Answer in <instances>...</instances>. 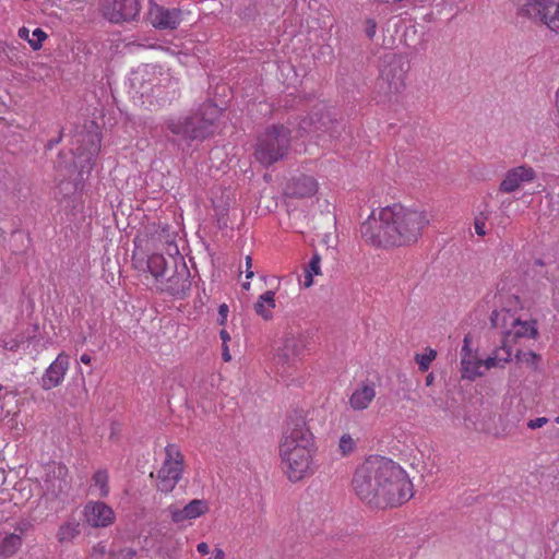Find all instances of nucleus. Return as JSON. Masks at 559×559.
Here are the masks:
<instances>
[{
	"label": "nucleus",
	"instance_id": "obj_52",
	"mask_svg": "<svg viewBox=\"0 0 559 559\" xmlns=\"http://www.w3.org/2000/svg\"><path fill=\"white\" fill-rule=\"evenodd\" d=\"M8 392L5 391L4 386L0 384V402L5 399Z\"/></svg>",
	"mask_w": 559,
	"mask_h": 559
},
{
	"label": "nucleus",
	"instance_id": "obj_22",
	"mask_svg": "<svg viewBox=\"0 0 559 559\" xmlns=\"http://www.w3.org/2000/svg\"><path fill=\"white\" fill-rule=\"evenodd\" d=\"M484 364L481 359H478L475 355L462 356L461 358V372L462 378L467 380H474L477 377L483 376Z\"/></svg>",
	"mask_w": 559,
	"mask_h": 559
},
{
	"label": "nucleus",
	"instance_id": "obj_46",
	"mask_svg": "<svg viewBox=\"0 0 559 559\" xmlns=\"http://www.w3.org/2000/svg\"><path fill=\"white\" fill-rule=\"evenodd\" d=\"M19 36H20L22 39H25V40H27V41H28V39H32V38L29 37V29H28V28H26V27H21V28L19 29Z\"/></svg>",
	"mask_w": 559,
	"mask_h": 559
},
{
	"label": "nucleus",
	"instance_id": "obj_48",
	"mask_svg": "<svg viewBox=\"0 0 559 559\" xmlns=\"http://www.w3.org/2000/svg\"><path fill=\"white\" fill-rule=\"evenodd\" d=\"M62 139V132H60L59 136L57 139H53V140H50L47 144L48 148H52L55 145H57L58 143H60Z\"/></svg>",
	"mask_w": 559,
	"mask_h": 559
},
{
	"label": "nucleus",
	"instance_id": "obj_17",
	"mask_svg": "<svg viewBox=\"0 0 559 559\" xmlns=\"http://www.w3.org/2000/svg\"><path fill=\"white\" fill-rule=\"evenodd\" d=\"M158 283L160 292L178 297H185L191 287L190 274L185 264H182L180 271L175 270L171 275H166Z\"/></svg>",
	"mask_w": 559,
	"mask_h": 559
},
{
	"label": "nucleus",
	"instance_id": "obj_37",
	"mask_svg": "<svg viewBox=\"0 0 559 559\" xmlns=\"http://www.w3.org/2000/svg\"><path fill=\"white\" fill-rule=\"evenodd\" d=\"M519 359L530 366L536 367L539 356L534 352H525L521 356H519Z\"/></svg>",
	"mask_w": 559,
	"mask_h": 559
},
{
	"label": "nucleus",
	"instance_id": "obj_33",
	"mask_svg": "<svg viewBox=\"0 0 559 559\" xmlns=\"http://www.w3.org/2000/svg\"><path fill=\"white\" fill-rule=\"evenodd\" d=\"M356 448V441L349 433H344L340 438L338 451L342 455L350 454Z\"/></svg>",
	"mask_w": 559,
	"mask_h": 559
},
{
	"label": "nucleus",
	"instance_id": "obj_32",
	"mask_svg": "<svg viewBox=\"0 0 559 559\" xmlns=\"http://www.w3.org/2000/svg\"><path fill=\"white\" fill-rule=\"evenodd\" d=\"M490 212L488 211L487 206L479 211L475 217H474V228L475 233L478 236H485L487 234L486 230V222L488 221Z\"/></svg>",
	"mask_w": 559,
	"mask_h": 559
},
{
	"label": "nucleus",
	"instance_id": "obj_12",
	"mask_svg": "<svg viewBox=\"0 0 559 559\" xmlns=\"http://www.w3.org/2000/svg\"><path fill=\"white\" fill-rule=\"evenodd\" d=\"M518 14L539 21L551 31L559 32V0H526Z\"/></svg>",
	"mask_w": 559,
	"mask_h": 559
},
{
	"label": "nucleus",
	"instance_id": "obj_47",
	"mask_svg": "<svg viewBox=\"0 0 559 559\" xmlns=\"http://www.w3.org/2000/svg\"><path fill=\"white\" fill-rule=\"evenodd\" d=\"M207 559H225V554L221 548H216L214 550L213 557Z\"/></svg>",
	"mask_w": 559,
	"mask_h": 559
},
{
	"label": "nucleus",
	"instance_id": "obj_35",
	"mask_svg": "<svg viewBox=\"0 0 559 559\" xmlns=\"http://www.w3.org/2000/svg\"><path fill=\"white\" fill-rule=\"evenodd\" d=\"M51 472L58 476V478H59L58 489H59V491H62L63 488L67 486L66 478L68 476V468L60 463H55L51 466Z\"/></svg>",
	"mask_w": 559,
	"mask_h": 559
},
{
	"label": "nucleus",
	"instance_id": "obj_11",
	"mask_svg": "<svg viewBox=\"0 0 559 559\" xmlns=\"http://www.w3.org/2000/svg\"><path fill=\"white\" fill-rule=\"evenodd\" d=\"M390 212V206L381 209L378 213L371 215L362 223L360 233L362 238L374 246L390 245L395 246L392 222H385L384 215Z\"/></svg>",
	"mask_w": 559,
	"mask_h": 559
},
{
	"label": "nucleus",
	"instance_id": "obj_2",
	"mask_svg": "<svg viewBox=\"0 0 559 559\" xmlns=\"http://www.w3.org/2000/svg\"><path fill=\"white\" fill-rule=\"evenodd\" d=\"M316 453V440L307 425L306 413L294 411L287 417L278 445L282 471L289 481L297 483L314 474Z\"/></svg>",
	"mask_w": 559,
	"mask_h": 559
},
{
	"label": "nucleus",
	"instance_id": "obj_31",
	"mask_svg": "<svg viewBox=\"0 0 559 559\" xmlns=\"http://www.w3.org/2000/svg\"><path fill=\"white\" fill-rule=\"evenodd\" d=\"M437 352L432 348H426L424 353L415 355V361L420 371L425 372L429 369L431 362L436 359Z\"/></svg>",
	"mask_w": 559,
	"mask_h": 559
},
{
	"label": "nucleus",
	"instance_id": "obj_15",
	"mask_svg": "<svg viewBox=\"0 0 559 559\" xmlns=\"http://www.w3.org/2000/svg\"><path fill=\"white\" fill-rule=\"evenodd\" d=\"M70 368V356L66 352L57 355L56 359L46 368L41 378L40 386L45 391L59 386Z\"/></svg>",
	"mask_w": 559,
	"mask_h": 559
},
{
	"label": "nucleus",
	"instance_id": "obj_5",
	"mask_svg": "<svg viewBox=\"0 0 559 559\" xmlns=\"http://www.w3.org/2000/svg\"><path fill=\"white\" fill-rule=\"evenodd\" d=\"M217 108L209 105L201 114L171 118L167 121V129L178 141L190 142L203 140L213 133Z\"/></svg>",
	"mask_w": 559,
	"mask_h": 559
},
{
	"label": "nucleus",
	"instance_id": "obj_56",
	"mask_svg": "<svg viewBox=\"0 0 559 559\" xmlns=\"http://www.w3.org/2000/svg\"><path fill=\"white\" fill-rule=\"evenodd\" d=\"M558 545H559V542H558Z\"/></svg>",
	"mask_w": 559,
	"mask_h": 559
},
{
	"label": "nucleus",
	"instance_id": "obj_43",
	"mask_svg": "<svg viewBox=\"0 0 559 559\" xmlns=\"http://www.w3.org/2000/svg\"><path fill=\"white\" fill-rule=\"evenodd\" d=\"M167 252L174 259L175 263H176L177 259L182 260V258L179 257V249H178L177 245H175L173 242L168 243Z\"/></svg>",
	"mask_w": 559,
	"mask_h": 559
},
{
	"label": "nucleus",
	"instance_id": "obj_55",
	"mask_svg": "<svg viewBox=\"0 0 559 559\" xmlns=\"http://www.w3.org/2000/svg\"><path fill=\"white\" fill-rule=\"evenodd\" d=\"M555 527L559 531V521L555 524Z\"/></svg>",
	"mask_w": 559,
	"mask_h": 559
},
{
	"label": "nucleus",
	"instance_id": "obj_28",
	"mask_svg": "<svg viewBox=\"0 0 559 559\" xmlns=\"http://www.w3.org/2000/svg\"><path fill=\"white\" fill-rule=\"evenodd\" d=\"M321 274V257L318 252H314L311 257L308 265L305 269V275H304V286L306 288L312 286L313 284V276Z\"/></svg>",
	"mask_w": 559,
	"mask_h": 559
},
{
	"label": "nucleus",
	"instance_id": "obj_6",
	"mask_svg": "<svg viewBox=\"0 0 559 559\" xmlns=\"http://www.w3.org/2000/svg\"><path fill=\"white\" fill-rule=\"evenodd\" d=\"M289 145L290 130L283 124L272 126L258 138L254 157L267 167L283 158Z\"/></svg>",
	"mask_w": 559,
	"mask_h": 559
},
{
	"label": "nucleus",
	"instance_id": "obj_13",
	"mask_svg": "<svg viewBox=\"0 0 559 559\" xmlns=\"http://www.w3.org/2000/svg\"><path fill=\"white\" fill-rule=\"evenodd\" d=\"M185 11L179 8H169L150 0L147 20L151 25L159 31H174L185 21Z\"/></svg>",
	"mask_w": 559,
	"mask_h": 559
},
{
	"label": "nucleus",
	"instance_id": "obj_42",
	"mask_svg": "<svg viewBox=\"0 0 559 559\" xmlns=\"http://www.w3.org/2000/svg\"><path fill=\"white\" fill-rule=\"evenodd\" d=\"M471 345V341H469V337L468 336H465L464 340H463V346H462V349H461V357L462 356H473L474 354L472 353V349L469 347Z\"/></svg>",
	"mask_w": 559,
	"mask_h": 559
},
{
	"label": "nucleus",
	"instance_id": "obj_38",
	"mask_svg": "<svg viewBox=\"0 0 559 559\" xmlns=\"http://www.w3.org/2000/svg\"><path fill=\"white\" fill-rule=\"evenodd\" d=\"M365 34L366 36L371 39L373 38V36L376 35V32H377V23L374 20L372 19H368L366 20V23H365Z\"/></svg>",
	"mask_w": 559,
	"mask_h": 559
},
{
	"label": "nucleus",
	"instance_id": "obj_26",
	"mask_svg": "<svg viewBox=\"0 0 559 559\" xmlns=\"http://www.w3.org/2000/svg\"><path fill=\"white\" fill-rule=\"evenodd\" d=\"M92 492L100 498H105L109 493V475L106 469H98L92 477Z\"/></svg>",
	"mask_w": 559,
	"mask_h": 559
},
{
	"label": "nucleus",
	"instance_id": "obj_20",
	"mask_svg": "<svg viewBox=\"0 0 559 559\" xmlns=\"http://www.w3.org/2000/svg\"><path fill=\"white\" fill-rule=\"evenodd\" d=\"M376 386L370 382H362L357 385L348 397L349 407L354 412L367 409L376 397Z\"/></svg>",
	"mask_w": 559,
	"mask_h": 559
},
{
	"label": "nucleus",
	"instance_id": "obj_51",
	"mask_svg": "<svg viewBox=\"0 0 559 559\" xmlns=\"http://www.w3.org/2000/svg\"><path fill=\"white\" fill-rule=\"evenodd\" d=\"M251 266V258L247 255V269ZM253 276V272L247 270V280Z\"/></svg>",
	"mask_w": 559,
	"mask_h": 559
},
{
	"label": "nucleus",
	"instance_id": "obj_8",
	"mask_svg": "<svg viewBox=\"0 0 559 559\" xmlns=\"http://www.w3.org/2000/svg\"><path fill=\"white\" fill-rule=\"evenodd\" d=\"M490 322L496 329H501L502 342L507 345L521 337L535 338L538 334L535 320H522L510 309L495 310L490 316Z\"/></svg>",
	"mask_w": 559,
	"mask_h": 559
},
{
	"label": "nucleus",
	"instance_id": "obj_27",
	"mask_svg": "<svg viewBox=\"0 0 559 559\" xmlns=\"http://www.w3.org/2000/svg\"><path fill=\"white\" fill-rule=\"evenodd\" d=\"M275 307L274 293L266 292L264 293L259 301L255 304V311L263 319L269 320L272 318V310Z\"/></svg>",
	"mask_w": 559,
	"mask_h": 559
},
{
	"label": "nucleus",
	"instance_id": "obj_41",
	"mask_svg": "<svg viewBox=\"0 0 559 559\" xmlns=\"http://www.w3.org/2000/svg\"><path fill=\"white\" fill-rule=\"evenodd\" d=\"M547 423H548V418H546V417H538V418H535V419H531L527 423V427L530 429H537V428H542Z\"/></svg>",
	"mask_w": 559,
	"mask_h": 559
},
{
	"label": "nucleus",
	"instance_id": "obj_10",
	"mask_svg": "<svg viewBox=\"0 0 559 559\" xmlns=\"http://www.w3.org/2000/svg\"><path fill=\"white\" fill-rule=\"evenodd\" d=\"M183 469V455L176 444L165 448V461L157 472V488L162 492H170L179 481Z\"/></svg>",
	"mask_w": 559,
	"mask_h": 559
},
{
	"label": "nucleus",
	"instance_id": "obj_40",
	"mask_svg": "<svg viewBox=\"0 0 559 559\" xmlns=\"http://www.w3.org/2000/svg\"><path fill=\"white\" fill-rule=\"evenodd\" d=\"M506 175L513 176V175H534V174H533L532 168H526L524 166H520V167L509 169Z\"/></svg>",
	"mask_w": 559,
	"mask_h": 559
},
{
	"label": "nucleus",
	"instance_id": "obj_53",
	"mask_svg": "<svg viewBox=\"0 0 559 559\" xmlns=\"http://www.w3.org/2000/svg\"><path fill=\"white\" fill-rule=\"evenodd\" d=\"M432 379H433V378H432V374H429V376L427 377L426 382H427V384H428V385H429V384H431Z\"/></svg>",
	"mask_w": 559,
	"mask_h": 559
},
{
	"label": "nucleus",
	"instance_id": "obj_49",
	"mask_svg": "<svg viewBox=\"0 0 559 559\" xmlns=\"http://www.w3.org/2000/svg\"><path fill=\"white\" fill-rule=\"evenodd\" d=\"M219 336H221V338L223 341V345L227 344V342L230 340V336H229V334L227 333L226 330H222L219 332Z\"/></svg>",
	"mask_w": 559,
	"mask_h": 559
},
{
	"label": "nucleus",
	"instance_id": "obj_44",
	"mask_svg": "<svg viewBox=\"0 0 559 559\" xmlns=\"http://www.w3.org/2000/svg\"><path fill=\"white\" fill-rule=\"evenodd\" d=\"M197 550L200 555L204 556V555H207L210 552V547L206 543L202 542V543H199L198 546H197Z\"/></svg>",
	"mask_w": 559,
	"mask_h": 559
},
{
	"label": "nucleus",
	"instance_id": "obj_29",
	"mask_svg": "<svg viewBox=\"0 0 559 559\" xmlns=\"http://www.w3.org/2000/svg\"><path fill=\"white\" fill-rule=\"evenodd\" d=\"M532 179L533 177H506L500 183V190L508 193L513 192Z\"/></svg>",
	"mask_w": 559,
	"mask_h": 559
},
{
	"label": "nucleus",
	"instance_id": "obj_23",
	"mask_svg": "<svg viewBox=\"0 0 559 559\" xmlns=\"http://www.w3.org/2000/svg\"><path fill=\"white\" fill-rule=\"evenodd\" d=\"M147 269L152 276L159 282L164 280L169 272L168 262L163 254L153 253L148 257Z\"/></svg>",
	"mask_w": 559,
	"mask_h": 559
},
{
	"label": "nucleus",
	"instance_id": "obj_18",
	"mask_svg": "<svg viewBox=\"0 0 559 559\" xmlns=\"http://www.w3.org/2000/svg\"><path fill=\"white\" fill-rule=\"evenodd\" d=\"M85 521L93 527H106L112 524L115 513L112 509L100 501H90L84 507Z\"/></svg>",
	"mask_w": 559,
	"mask_h": 559
},
{
	"label": "nucleus",
	"instance_id": "obj_1",
	"mask_svg": "<svg viewBox=\"0 0 559 559\" xmlns=\"http://www.w3.org/2000/svg\"><path fill=\"white\" fill-rule=\"evenodd\" d=\"M353 489L361 501L379 509L401 506L413 497V485L405 471L381 456H370L358 466Z\"/></svg>",
	"mask_w": 559,
	"mask_h": 559
},
{
	"label": "nucleus",
	"instance_id": "obj_25",
	"mask_svg": "<svg viewBox=\"0 0 559 559\" xmlns=\"http://www.w3.org/2000/svg\"><path fill=\"white\" fill-rule=\"evenodd\" d=\"M22 532L20 534H7L0 540V556L8 558L15 555L22 547Z\"/></svg>",
	"mask_w": 559,
	"mask_h": 559
},
{
	"label": "nucleus",
	"instance_id": "obj_39",
	"mask_svg": "<svg viewBox=\"0 0 559 559\" xmlns=\"http://www.w3.org/2000/svg\"><path fill=\"white\" fill-rule=\"evenodd\" d=\"M228 313H229V308L226 304H222L219 307H218V318H217V323L219 325H224L227 321V318H228Z\"/></svg>",
	"mask_w": 559,
	"mask_h": 559
},
{
	"label": "nucleus",
	"instance_id": "obj_30",
	"mask_svg": "<svg viewBox=\"0 0 559 559\" xmlns=\"http://www.w3.org/2000/svg\"><path fill=\"white\" fill-rule=\"evenodd\" d=\"M79 534V525L68 522L60 526L57 538L60 543L70 542Z\"/></svg>",
	"mask_w": 559,
	"mask_h": 559
},
{
	"label": "nucleus",
	"instance_id": "obj_3",
	"mask_svg": "<svg viewBox=\"0 0 559 559\" xmlns=\"http://www.w3.org/2000/svg\"><path fill=\"white\" fill-rule=\"evenodd\" d=\"M99 150L100 135L96 128L79 132L72 139V160H66V155L60 154L58 170L78 171L79 175L90 174Z\"/></svg>",
	"mask_w": 559,
	"mask_h": 559
},
{
	"label": "nucleus",
	"instance_id": "obj_21",
	"mask_svg": "<svg viewBox=\"0 0 559 559\" xmlns=\"http://www.w3.org/2000/svg\"><path fill=\"white\" fill-rule=\"evenodd\" d=\"M155 75V68L152 66H143L138 68L136 71L132 73L131 84L134 88H138V92L141 93L142 96L147 95L153 87L156 85L155 81L157 78Z\"/></svg>",
	"mask_w": 559,
	"mask_h": 559
},
{
	"label": "nucleus",
	"instance_id": "obj_19",
	"mask_svg": "<svg viewBox=\"0 0 559 559\" xmlns=\"http://www.w3.org/2000/svg\"><path fill=\"white\" fill-rule=\"evenodd\" d=\"M284 194L288 198H310L318 191V182L314 177H286Z\"/></svg>",
	"mask_w": 559,
	"mask_h": 559
},
{
	"label": "nucleus",
	"instance_id": "obj_34",
	"mask_svg": "<svg viewBox=\"0 0 559 559\" xmlns=\"http://www.w3.org/2000/svg\"><path fill=\"white\" fill-rule=\"evenodd\" d=\"M24 343V336L22 335H9L2 340V347L9 352H16L20 346Z\"/></svg>",
	"mask_w": 559,
	"mask_h": 559
},
{
	"label": "nucleus",
	"instance_id": "obj_9",
	"mask_svg": "<svg viewBox=\"0 0 559 559\" xmlns=\"http://www.w3.org/2000/svg\"><path fill=\"white\" fill-rule=\"evenodd\" d=\"M311 335L308 332L287 333L277 348L275 364L278 371L284 376L297 366L306 350L309 349Z\"/></svg>",
	"mask_w": 559,
	"mask_h": 559
},
{
	"label": "nucleus",
	"instance_id": "obj_14",
	"mask_svg": "<svg viewBox=\"0 0 559 559\" xmlns=\"http://www.w3.org/2000/svg\"><path fill=\"white\" fill-rule=\"evenodd\" d=\"M104 16L112 23L129 22L140 13L138 0H106Z\"/></svg>",
	"mask_w": 559,
	"mask_h": 559
},
{
	"label": "nucleus",
	"instance_id": "obj_4",
	"mask_svg": "<svg viewBox=\"0 0 559 559\" xmlns=\"http://www.w3.org/2000/svg\"><path fill=\"white\" fill-rule=\"evenodd\" d=\"M385 222H392V231L395 246H404L415 242L421 230L430 223L426 211L409 210L401 205L390 206V212L384 215Z\"/></svg>",
	"mask_w": 559,
	"mask_h": 559
},
{
	"label": "nucleus",
	"instance_id": "obj_24",
	"mask_svg": "<svg viewBox=\"0 0 559 559\" xmlns=\"http://www.w3.org/2000/svg\"><path fill=\"white\" fill-rule=\"evenodd\" d=\"M511 346L502 342V346L498 348L492 356H489L487 359L483 360V373L485 372V370L491 369L493 367H502L506 362H508L511 359Z\"/></svg>",
	"mask_w": 559,
	"mask_h": 559
},
{
	"label": "nucleus",
	"instance_id": "obj_50",
	"mask_svg": "<svg viewBox=\"0 0 559 559\" xmlns=\"http://www.w3.org/2000/svg\"><path fill=\"white\" fill-rule=\"evenodd\" d=\"M80 360L84 365H90L92 362V357L88 354H82Z\"/></svg>",
	"mask_w": 559,
	"mask_h": 559
},
{
	"label": "nucleus",
	"instance_id": "obj_45",
	"mask_svg": "<svg viewBox=\"0 0 559 559\" xmlns=\"http://www.w3.org/2000/svg\"><path fill=\"white\" fill-rule=\"evenodd\" d=\"M222 357H223V360L226 362L231 360V355L229 353L227 344L223 345Z\"/></svg>",
	"mask_w": 559,
	"mask_h": 559
},
{
	"label": "nucleus",
	"instance_id": "obj_16",
	"mask_svg": "<svg viewBox=\"0 0 559 559\" xmlns=\"http://www.w3.org/2000/svg\"><path fill=\"white\" fill-rule=\"evenodd\" d=\"M209 510L210 506L204 499H193L182 508L177 504H170L167 508L171 521L177 524L195 520L207 513Z\"/></svg>",
	"mask_w": 559,
	"mask_h": 559
},
{
	"label": "nucleus",
	"instance_id": "obj_7",
	"mask_svg": "<svg viewBox=\"0 0 559 559\" xmlns=\"http://www.w3.org/2000/svg\"><path fill=\"white\" fill-rule=\"evenodd\" d=\"M409 64L402 57L392 55L384 59L380 75L376 82V91L383 98H391L405 87V78Z\"/></svg>",
	"mask_w": 559,
	"mask_h": 559
},
{
	"label": "nucleus",
	"instance_id": "obj_54",
	"mask_svg": "<svg viewBox=\"0 0 559 559\" xmlns=\"http://www.w3.org/2000/svg\"><path fill=\"white\" fill-rule=\"evenodd\" d=\"M556 105H557V108L559 111V91L557 92V95H556Z\"/></svg>",
	"mask_w": 559,
	"mask_h": 559
},
{
	"label": "nucleus",
	"instance_id": "obj_36",
	"mask_svg": "<svg viewBox=\"0 0 559 559\" xmlns=\"http://www.w3.org/2000/svg\"><path fill=\"white\" fill-rule=\"evenodd\" d=\"M46 38L47 34L41 28H36L33 31L32 39H28V44L34 50H38Z\"/></svg>",
	"mask_w": 559,
	"mask_h": 559
}]
</instances>
